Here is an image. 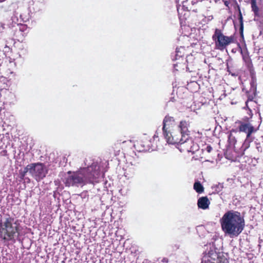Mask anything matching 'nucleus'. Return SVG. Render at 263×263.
<instances>
[{"label": "nucleus", "mask_w": 263, "mask_h": 263, "mask_svg": "<svg viewBox=\"0 0 263 263\" xmlns=\"http://www.w3.org/2000/svg\"><path fill=\"white\" fill-rule=\"evenodd\" d=\"M100 176V166L92 163L90 166L81 169L79 171H68L63 182L67 187L79 186L88 183H92Z\"/></svg>", "instance_id": "f257e3e1"}, {"label": "nucleus", "mask_w": 263, "mask_h": 263, "mask_svg": "<svg viewBox=\"0 0 263 263\" xmlns=\"http://www.w3.org/2000/svg\"><path fill=\"white\" fill-rule=\"evenodd\" d=\"M222 230L232 236H238L243 230L245 221L240 212L233 210L227 212L220 220Z\"/></svg>", "instance_id": "f03ea898"}, {"label": "nucleus", "mask_w": 263, "mask_h": 263, "mask_svg": "<svg viewBox=\"0 0 263 263\" xmlns=\"http://www.w3.org/2000/svg\"><path fill=\"white\" fill-rule=\"evenodd\" d=\"M20 228L18 220L8 215L0 222V239L7 241L14 240L20 235Z\"/></svg>", "instance_id": "7ed1b4c3"}, {"label": "nucleus", "mask_w": 263, "mask_h": 263, "mask_svg": "<svg viewBox=\"0 0 263 263\" xmlns=\"http://www.w3.org/2000/svg\"><path fill=\"white\" fill-rule=\"evenodd\" d=\"M29 172L36 180L40 181L44 178L48 173L45 165L41 162L32 163L27 165L23 170H20L19 175L21 179H24L26 174Z\"/></svg>", "instance_id": "20e7f679"}, {"label": "nucleus", "mask_w": 263, "mask_h": 263, "mask_svg": "<svg viewBox=\"0 0 263 263\" xmlns=\"http://www.w3.org/2000/svg\"><path fill=\"white\" fill-rule=\"evenodd\" d=\"M212 39L215 42L216 48L221 51L234 42L233 36L224 35L222 30L218 28L215 29Z\"/></svg>", "instance_id": "39448f33"}, {"label": "nucleus", "mask_w": 263, "mask_h": 263, "mask_svg": "<svg viewBox=\"0 0 263 263\" xmlns=\"http://www.w3.org/2000/svg\"><path fill=\"white\" fill-rule=\"evenodd\" d=\"M163 136L168 144H176L183 140V137L178 129H174L163 134Z\"/></svg>", "instance_id": "423d86ee"}, {"label": "nucleus", "mask_w": 263, "mask_h": 263, "mask_svg": "<svg viewBox=\"0 0 263 263\" xmlns=\"http://www.w3.org/2000/svg\"><path fill=\"white\" fill-rule=\"evenodd\" d=\"M135 146L139 152L149 151L152 149L151 138L146 135H144L136 142Z\"/></svg>", "instance_id": "0eeeda50"}, {"label": "nucleus", "mask_w": 263, "mask_h": 263, "mask_svg": "<svg viewBox=\"0 0 263 263\" xmlns=\"http://www.w3.org/2000/svg\"><path fill=\"white\" fill-rule=\"evenodd\" d=\"M235 123L239 124V132H243L247 134L246 140L249 139L252 134L256 130L254 127L249 123H246L238 120Z\"/></svg>", "instance_id": "6e6552de"}, {"label": "nucleus", "mask_w": 263, "mask_h": 263, "mask_svg": "<svg viewBox=\"0 0 263 263\" xmlns=\"http://www.w3.org/2000/svg\"><path fill=\"white\" fill-rule=\"evenodd\" d=\"M175 127H177L175 119L173 117L166 115L163 120V134L175 129Z\"/></svg>", "instance_id": "1a4fd4ad"}, {"label": "nucleus", "mask_w": 263, "mask_h": 263, "mask_svg": "<svg viewBox=\"0 0 263 263\" xmlns=\"http://www.w3.org/2000/svg\"><path fill=\"white\" fill-rule=\"evenodd\" d=\"M179 144V148L181 152H193L194 151L193 146V141L189 136L183 138V140L178 143Z\"/></svg>", "instance_id": "9d476101"}, {"label": "nucleus", "mask_w": 263, "mask_h": 263, "mask_svg": "<svg viewBox=\"0 0 263 263\" xmlns=\"http://www.w3.org/2000/svg\"><path fill=\"white\" fill-rule=\"evenodd\" d=\"M219 255L214 249H210L206 253L202 259V263H216L218 260Z\"/></svg>", "instance_id": "9b49d317"}, {"label": "nucleus", "mask_w": 263, "mask_h": 263, "mask_svg": "<svg viewBox=\"0 0 263 263\" xmlns=\"http://www.w3.org/2000/svg\"><path fill=\"white\" fill-rule=\"evenodd\" d=\"M29 32L27 26L25 24H20L18 25V30H16L15 35L18 41H23L24 37L27 35Z\"/></svg>", "instance_id": "f8f14e48"}, {"label": "nucleus", "mask_w": 263, "mask_h": 263, "mask_svg": "<svg viewBox=\"0 0 263 263\" xmlns=\"http://www.w3.org/2000/svg\"><path fill=\"white\" fill-rule=\"evenodd\" d=\"M190 124L189 121L182 120L180 122L179 125L177 126V129L179 130L184 138L189 136Z\"/></svg>", "instance_id": "ddd939ff"}, {"label": "nucleus", "mask_w": 263, "mask_h": 263, "mask_svg": "<svg viewBox=\"0 0 263 263\" xmlns=\"http://www.w3.org/2000/svg\"><path fill=\"white\" fill-rule=\"evenodd\" d=\"M210 201L206 196L200 197L197 201V205L199 208L205 210L209 208Z\"/></svg>", "instance_id": "4468645a"}, {"label": "nucleus", "mask_w": 263, "mask_h": 263, "mask_svg": "<svg viewBox=\"0 0 263 263\" xmlns=\"http://www.w3.org/2000/svg\"><path fill=\"white\" fill-rule=\"evenodd\" d=\"M251 5L252 11L254 12L255 17H260L261 14L259 13V8L256 3V0H251Z\"/></svg>", "instance_id": "2eb2a0df"}, {"label": "nucleus", "mask_w": 263, "mask_h": 263, "mask_svg": "<svg viewBox=\"0 0 263 263\" xmlns=\"http://www.w3.org/2000/svg\"><path fill=\"white\" fill-rule=\"evenodd\" d=\"M193 188L198 194H201L204 192V187L199 181L194 183Z\"/></svg>", "instance_id": "dca6fc26"}, {"label": "nucleus", "mask_w": 263, "mask_h": 263, "mask_svg": "<svg viewBox=\"0 0 263 263\" xmlns=\"http://www.w3.org/2000/svg\"><path fill=\"white\" fill-rule=\"evenodd\" d=\"M237 132V130L233 129L230 131V134H229V137H228V141L229 142V144L231 145L234 146L237 142V140H236V138L235 137V136H234L232 134V132L236 133Z\"/></svg>", "instance_id": "f3484780"}, {"label": "nucleus", "mask_w": 263, "mask_h": 263, "mask_svg": "<svg viewBox=\"0 0 263 263\" xmlns=\"http://www.w3.org/2000/svg\"><path fill=\"white\" fill-rule=\"evenodd\" d=\"M238 20L240 24L239 31L241 36H243V17L239 8H238Z\"/></svg>", "instance_id": "a211bd4d"}, {"label": "nucleus", "mask_w": 263, "mask_h": 263, "mask_svg": "<svg viewBox=\"0 0 263 263\" xmlns=\"http://www.w3.org/2000/svg\"><path fill=\"white\" fill-rule=\"evenodd\" d=\"M242 59L247 66L253 64L248 52L242 54Z\"/></svg>", "instance_id": "6ab92c4d"}, {"label": "nucleus", "mask_w": 263, "mask_h": 263, "mask_svg": "<svg viewBox=\"0 0 263 263\" xmlns=\"http://www.w3.org/2000/svg\"><path fill=\"white\" fill-rule=\"evenodd\" d=\"M247 67L250 72L251 77L252 78V79L254 78L255 77V72L254 71L253 64H251L250 65H248Z\"/></svg>", "instance_id": "aec40b11"}, {"label": "nucleus", "mask_w": 263, "mask_h": 263, "mask_svg": "<svg viewBox=\"0 0 263 263\" xmlns=\"http://www.w3.org/2000/svg\"><path fill=\"white\" fill-rule=\"evenodd\" d=\"M139 160V159L138 158H136V159H134V161H131L130 163L132 165H134L137 167L140 164V162Z\"/></svg>", "instance_id": "412c9836"}, {"label": "nucleus", "mask_w": 263, "mask_h": 263, "mask_svg": "<svg viewBox=\"0 0 263 263\" xmlns=\"http://www.w3.org/2000/svg\"><path fill=\"white\" fill-rule=\"evenodd\" d=\"M216 263H229V261L227 258H220L218 257V260Z\"/></svg>", "instance_id": "4be33fe9"}, {"label": "nucleus", "mask_w": 263, "mask_h": 263, "mask_svg": "<svg viewBox=\"0 0 263 263\" xmlns=\"http://www.w3.org/2000/svg\"><path fill=\"white\" fill-rule=\"evenodd\" d=\"M202 150L203 151V149ZM204 150L206 151L208 153H210L213 150V148L211 145H208L205 147Z\"/></svg>", "instance_id": "5701e85b"}, {"label": "nucleus", "mask_w": 263, "mask_h": 263, "mask_svg": "<svg viewBox=\"0 0 263 263\" xmlns=\"http://www.w3.org/2000/svg\"><path fill=\"white\" fill-rule=\"evenodd\" d=\"M223 2H224V5L226 6L229 7V5L230 4V2L229 1H223Z\"/></svg>", "instance_id": "b1692460"}, {"label": "nucleus", "mask_w": 263, "mask_h": 263, "mask_svg": "<svg viewBox=\"0 0 263 263\" xmlns=\"http://www.w3.org/2000/svg\"><path fill=\"white\" fill-rule=\"evenodd\" d=\"M5 1V0H0V2H4V1Z\"/></svg>", "instance_id": "393cba45"}]
</instances>
